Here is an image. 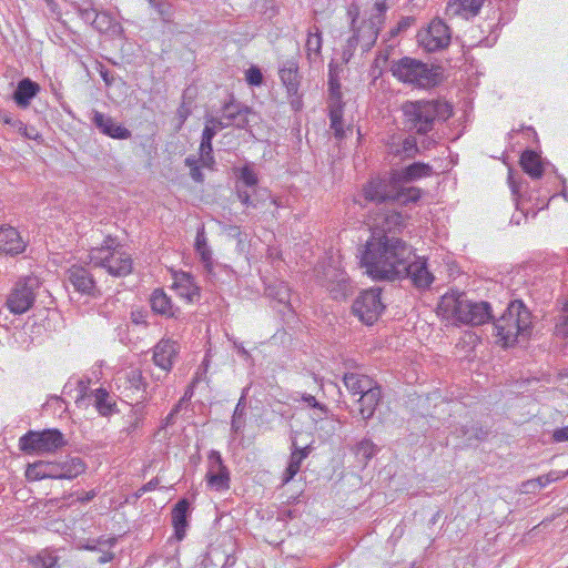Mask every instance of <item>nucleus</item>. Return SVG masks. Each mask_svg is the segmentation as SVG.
Instances as JSON below:
<instances>
[{
  "instance_id": "1",
  "label": "nucleus",
  "mask_w": 568,
  "mask_h": 568,
  "mask_svg": "<svg viewBox=\"0 0 568 568\" xmlns=\"http://www.w3.org/2000/svg\"><path fill=\"white\" fill-rule=\"evenodd\" d=\"M363 200L365 203L361 200H358V203L366 206L369 202L364 197ZM394 202H397V200H389L383 203L373 202L377 209L369 215L371 237L366 242L361 260L366 271L378 265L383 260L392 258V255L397 253L396 246L400 244L408 245L402 239L390 235L403 227L405 223L403 214L389 207Z\"/></svg>"
},
{
  "instance_id": "4",
  "label": "nucleus",
  "mask_w": 568,
  "mask_h": 568,
  "mask_svg": "<svg viewBox=\"0 0 568 568\" xmlns=\"http://www.w3.org/2000/svg\"><path fill=\"white\" fill-rule=\"evenodd\" d=\"M531 332L532 314L521 300L510 301L493 323L495 343L504 348L528 341Z\"/></svg>"
},
{
  "instance_id": "23",
  "label": "nucleus",
  "mask_w": 568,
  "mask_h": 568,
  "mask_svg": "<svg viewBox=\"0 0 568 568\" xmlns=\"http://www.w3.org/2000/svg\"><path fill=\"white\" fill-rule=\"evenodd\" d=\"M171 288L189 303L197 302L201 296V288L194 282V277L185 272L174 275V282Z\"/></svg>"
},
{
  "instance_id": "62",
  "label": "nucleus",
  "mask_w": 568,
  "mask_h": 568,
  "mask_svg": "<svg viewBox=\"0 0 568 568\" xmlns=\"http://www.w3.org/2000/svg\"><path fill=\"white\" fill-rule=\"evenodd\" d=\"M0 120L6 123V124H9L11 126H13V122L14 121H20L19 119H16L12 114H10L9 112H0Z\"/></svg>"
},
{
  "instance_id": "43",
  "label": "nucleus",
  "mask_w": 568,
  "mask_h": 568,
  "mask_svg": "<svg viewBox=\"0 0 568 568\" xmlns=\"http://www.w3.org/2000/svg\"><path fill=\"white\" fill-rule=\"evenodd\" d=\"M322 32L317 26H313L308 29L307 32V39H306V50L307 53L311 54L312 52L315 54L321 53L322 49Z\"/></svg>"
},
{
  "instance_id": "13",
  "label": "nucleus",
  "mask_w": 568,
  "mask_h": 568,
  "mask_svg": "<svg viewBox=\"0 0 568 568\" xmlns=\"http://www.w3.org/2000/svg\"><path fill=\"white\" fill-rule=\"evenodd\" d=\"M381 288H371L362 292L352 305L353 314L366 325L374 324L385 308L381 300Z\"/></svg>"
},
{
  "instance_id": "55",
  "label": "nucleus",
  "mask_w": 568,
  "mask_h": 568,
  "mask_svg": "<svg viewBox=\"0 0 568 568\" xmlns=\"http://www.w3.org/2000/svg\"><path fill=\"white\" fill-rule=\"evenodd\" d=\"M552 440L555 443L568 442V426L556 428L552 433Z\"/></svg>"
},
{
  "instance_id": "57",
  "label": "nucleus",
  "mask_w": 568,
  "mask_h": 568,
  "mask_svg": "<svg viewBox=\"0 0 568 568\" xmlns=\"http://www.w3.org/2000/svg\"><path fill=\"white\" fill-rule=\"evenodd\" d=\"M206 121L209 124H211V126L215 130L216 133L231 125V124H227V121L223 122V118L222 119L210 118V119H206Z\"/></svg>"
},
{
  "instance_id": "14",
  "label": "nucleus",
  "mask_w": 568,
  "mask_h": 568,
  "mask_svg": "<svg viewBox=\"0 0 568 568\" xmlns=\"http://www.w3.org/2000/svg\"><path fill=\"white\" fill-rule=\"evenodd\" d=\"M65 281L72 285L75 292L89 297H98L101 291L97 285L93 274L88 267L72 265L65 272Z\"/></svg>"
},
{
  "instance_id": "8",
  "label": "nucleus",
  "mask_w": 568,
  "mask_h": 568,
  "mask_svg": "<svg viewBox=\"0 0 568 568\" xmlns=\"http://www.w3.org/2000/svg\"><path fill=\"white\" fill-rule=\"evenodd\" d=\"M390 71L400 82L423 89L434 88L442 81L440 67L428 65L409 57L393 61Z\"/></svg>"
},
{
  "instance_id": "18",
  "label": "nucleus",
  "mask_w": 568,
  "mask_h": 568,
  "mask_svg": "<svg viewBox=\"0 0 568 568\" xmlns=\"http://www.w3.org/2000/svg\"><path fill=\"white\" fill-rule=\"evenodd\" d=\"M92 122L102 134L109 138L116 140H128L132 135L129 129L118 123L112 116L102 112L94 111Z\"/></svg>"
},
{
  "instance_id": "17",
  "label": "nucleus",
  "mask_w": 568,
  "mask_h": 568,
  "mask_svg": "<svg viewBox=\"0 0 568 568\" xmlns=\"http://www.w3.org/2000/svg\"><path fill=\"white\" fill-rule=\"evenodd\" d=\"M325 286L334 300H345L348 295L353 294L354 285L351 282L346 272L328 267L324 272Z\"/></svg>"
},
{
  "instance_id": "38",
  "label": "nucleus",
  "mask_w": 568,
  "mask_h": 568,
  "mask_svg": "<svg viewBox=\"0 0 568 568\" xmlns=\"http://www.w3.org/2000/svg\"><path fill=\"white\" fill-rule=\"evenodd\" d=\"M265 295L285 307H291V288L285 282L276 281L265 287Z\"/></svg>"
},
{
  "instance_id": "20",
  "label": "nucleus",
  "mask_w": 568,
  "mask_h": 568,
  "mask_svg": "<svg viewBox=\"0 0 568 568\" xmlns=\"http://www.w3.org/2000/svg\"><path fill=\"white\" fill-rule=\"evenodd\" d=\"M150 306L154 314L165 318L179 320L182 316L180 307L175 306L163 288H155L150 296Z\"/></svg>"
},
{
  "instance_id": "51",
  "label": "nucleus",
  "mask_w": 568,
  "mask_h": 568,
  "mask_svg": "<svg viewBox=\"0 0 568 568\" xmlns=\"http://www.w3.org/2000/svg\"><path fill=\"white\" fill-rule=\"evenodd\" d=\"M77 11L84 22L90 23L91 27L93 26L94 17L98 14V11L93 7H78Z\"/></svg>"
},
{
  "instance_id": "58",
  "label": "nucleus",
  "mask_w": 568,
  "mask_h": 568,
  "mask_svg": "<svg viewBox=\"0 0 568 568\" xmlns=\"http://www.w3.org/2000/svg\"><path fill=\"white\" fill-rule=\"evenodd\" d=\"M215 135H216L215 130L211 126V124L207 123V121H205V126H204V130L202 132V139L201 140L212 141Z\"/></svg>"
},
{
  "instance_id": "16",
  "label": "nucleus",
  "mask_w": 568,
  "mask_h": 568,
  "mask_svg": "<svg viewBox=\"0 0 568 568\" xmlns=\"http://www.w3.org/2000/svg\"><path fill=\"white\" fill-rule=\"evenodd\" d=\"M205 478L207 485L216 491H225L230 488V471L217 450H211L209 454V469Z\"/></svg>"
},
{
  "instance_id": "2",
  "label": "nucleus",
  "mask_w": 568,
  "mask_h": 568,
  "mask_svg": "<svg viewBox=\"0 0 568 568\" xmlns=\"http://www.w3.org/2000/svg\"><path fill=\"white\" fill-rule=\"evenodd\" d=\"M433 166L424 162H414L400 170L394 171L389 178H373L364 184L361 197L368 202H387L397 200L399 204L416 203L422 196V190L415 186H404L422 178L432 176Z\"/></svg>"
},
{
  "instance_id": "63",
  "label": "nucleus",
  "mask_w": 568,
  "mask_h": 568,
  "mask_svg": "<svg viewBox=\"0 0 568 568\" xmlns=\"http://www.w3.org/2000/svg\"><path fill=\"white\" fill-rule=\"evenodd\" d=\"M245 413V403H244V397H241L236 407H235V410H234V414L233 416L234 417H242Z\"/></svg>"
},
{
  "instance_id": "11",
  "label": "nucleus",
  "mask_w": 568,
  "mask_h": 568,
  "mask_svg": "<svg viewBox=\"0 0 568 568\" xmlns=\"http://www.w3.org/2000/svg\"><path fill=\"white\" fill-rule=\"evenodd\" d=\"M40 286L41 282L38 276L20 277L10 290L6 306L14 315L27 313L33 306Z\"/></svg>"
},
{
  "instance_id": "53",
  "label": "nucleus",
  "mask_w": 568,
  "mask_h": 568,
  "mask_svg": "<svg viewBox=\"0 0 568 568\" xmlns=\"http://www.w3.org/2000/svg\"><path fill=\"white\" fill-rule=\"evenodd\" d=\"M302 400L305 402L312 408H317L325 414L328 412L327 407L324 404L320 403L313 395L304 394L302 396Z\"/></svg>"
},
{
  "instance_id": "15",
  "label": "nucleus",
  "mask_w": 568,
  "mask_h": 568,
  "mask_svg": "<svg viewBox=\"0 0 568 568\" xmlns=\"http://www.w3.org/2000/svg\"><path fill=\"white\" fill-rule=\"evenodd\" d=\"M348 14L353 16L352 18V30L353 36L347 40V49L349 51H354L356 47L359 44L363 52L369 51L375 44L379 31L371 27L365 21H362L359 27H355V22L358 16V10L355 9L348 10Z\"/></svg>"
},
{
  "instance_id": "39",
  "label": "nucleus",
  "mask_w": 568,
  "mask_h": 568,
  "mask_svg": "<svg viewBox=\"0 0 568 568\" xmlns=\"http://www.w3.org/2000/svg\"><path fill=\"white\" fill-rule=\"evenodd\" d=\"M378 447L368 438H364L352 447L357 462L364 467L378 453Z\"/></svg>"
},
{
  "instance_id": "54",
  "label": "nucleus",
  "mask_w": 568,
  "mask_h": 568,
  "mask_svg": "<svg viewBox=\"0 0 568 568\" xmlns=\"http://www.w3.org/2000/svg\"><path fill=\"white\" fill-rule=\"evenodd\" d=\"M99 73L106 87H111L114 83L115 77L113 72L106 69L104 65L100 64Z\"/></svg>"
},
{
  "instance_id": "61",
  "label": "nucleus",
  "mask_w": 568,
  "mask_h": 568,
  "mask_svg": "<svg viewBox=\"0 0 568 568\" xmlns=\"http://www.w3.org/2000/svg\"><path fill=\"white\" fill-rule=\"evenodd\" d=\"M190 175L195 182L204 181V174L202 173L199 165H196L190 170Z\"/></svg>"
},
{
  "instance_id": "12",
  "label": "nucleus",
  "mask_w": 568,
  "mask_h": 568,
  "mask_svg": "<svg viewBox=\"0 0 568 568\" xmlns=\"http://www.w3.org/2000/svg\"><path fill=\"white\" fill-rule=\"evenodd\" d=\"M416 37L419 47L426 52H439L450 44L452 29L443 19L434 18Z\"/></svg>"
},
{
  "instance_id": "26",
  "label": "nucleus",
  "mask_w": 568,
  "mask_h": 568,
  "mask_svg": "<svg viewBox=\"0 0 568 568\" xmlns=\"http://www.w3.org/2000/svg\"><path fill=\"white\" fill-rule=\"evenodd\" d=\"M382 398V387L378 384L359 396L357 400L358 414L365 423L373 418Z\"/></svg>"
},
{
  "instance_id": "60",
  "label": "nucleus",
  "mask_w": 568,
  "mask_h": 568,
  "mask_svg": "<svg viewBox=\"0 0 568 568\" xmlns=\"http://www.w3.org/2000/svg\"><path fill=\"white\" fill-rule=\"evenodd\" d=\"M471 434H469V438H476L478 440H484L488 435V432L483 429L481 427H471Z\"/></svg>"
},
{
  "instance_id": "47",
  "label": "nucleus",
  "mask_w": 568,
  "mask_h": 568,
  "mask_svg": "<svg viewBox=\"0 0 568 568\" xmlns=\"http://www.w3.org/2000/svg\"><path fill=\"white\" fill-rule=\"evenodd\" d=\"M34 568H53L57 558L50 554L41 552L31 560Z\"/></svg>"
},
{
  "instance_id": "7",
  "label": "nucleus",
  "mask_w": 568,
  "mask_h": 568,
  "mask_svg": "<svg viewBox=\"0 0 568 568\" xmlns=\"http://www.w3.org/2000/svg\"><path fill=\"white\" fill-rule=\"evenodd\" d=\"M89 257L94 267L105 268L115 277H124L133 271L131 255L110 235L104 239L101 246L91 248Z\"/></svg>"
},
{
  "instance_id": "31",
  "label": "nucleus",
  "mask_w": 568,
  "mask_h": 568,
  "mask_svg": "<svg viewBox=\"0 0 568 568\" xmlns=\"http://www.w3.org/2000/svg\"><path fill=\"white\" fill-rule=\"evenodd\" d=\"M484 0H449L446 7V14L449 17L462 16L464 18L478 14Z\"/></svg>"
},
{
  "instance_id": "30",
  "label": "nucleus",
  "mask_w": 568,
  "mask_h": 568,
  "mask_svg": "<svg viewBox=\"0 0 568 568\" xmlns=\"http://www.w3.org/2000/svg\"><path fill=\"white\" fill-rule=\"evenodd\" d=\"M419 149L417 146L416 138L408 135L402 140L393 141L388 144V154L393 158H398L400 161L406 159H414Z\"/></svg>"
},
{
  "instance_id": "21",
  "label": "nucleus",
  "mask_w": 568,
  "mask_h": 568,
  "mask_svg": "<svg viewBox=\"0 0 568 568\" xmlns=\"http://www.w3.org/2000/svg\"><path fill=\"white\" fill-rule=\"evenodd\" d=\"M27 243L17 229L9 225L0 226V254L16 256L26 251Z\"/></svg>"
},
{
  "instance_id": "41",
  "label": "nucleus",
  "mask_w": 568,
  "mask_h": 568,
  "mask_svg": "<svg viewBox=\"0 0 568 568\" xmlns=\"http://www.w3.org/2000/svg\"><path fill=\"white\" fill-rule=\"evenodd\" d=\"M195 251L200 255L201 261L205 264V267L211 271L212 266V251L207 245L204 229H201L196 233L195 237Z\"/></svg>"
},
{
  "instance_id": "56",
  "label": "nucleus",
  "mask_w": 568,
  "mask_h": 568,
  "mask_svg": "<svg viewBox=\"0 0 568 568\" xmlns=\"http://www.w3.org/2000/svg\"><path fill=\"white\" fill-rule=\"evenodd\" d=\"M287 97L290 98L291 108L294 111H300L303 106L302 94L300 93V90H297L296 94H287Z\"/></svg>"
},
{
  "instance_id": "6",
  "label": "nucleus",
  "mask_w": 568,
  "mask_h": 568,
  "mask_svg": "<svg viewBox=\"0 0 568 568\" xmlns=\"http://www.w3.org/2000/svg\"><path fill=\"white\" fill-rule=\"evenodd\" d=\"M439 308L445 313L450 312L457 322L471 326L485 324L494 318L488 302H474L464 292L445 294L439 303Z\"/></svg>"
},
{
  "instance_id": "29",
  "label": "nucleus",
  "mask_w": 568,
  "mask_h": 568,
  "mask_svg": "<svg viewBox=\"0 0 568 568\" xmlns=\"http://www.w3.org/2000/svg\"><path fill=\"white\" fill-rule=\"evenodd\" d=\"M328 98L327 108L329 110H344L343 93L338 75V67L329 63L328 65Z\"/></svg>"
},
{
  "instance_id": "5",
  "label": "nucleus",
  "mask_w": 568,
  "mask_h": 568,
  "mask_svg": "<svg viewBox=\"0 0 568 568\" xmlns=\"http://www.w3.org/2000/svg\"><path fill=\"white\" fill-rule=\"evenodd\" d=\"M404 124L408 131L425 135L434 130L436 122L450 118V104L442 100L406 101L402 105Z\"/></svg>"
},
{
  "instance_id": "59",
  "label": "nucleus",
  "mask_w": 568,
  "mask_h": 568,
  "mask_svg": "<svg viewBox=\"0 0 568 568\" xmlns=\"http://www.w3.org/2000/svg\"><path fill=\"white\" fill-rule=\"evenodd\" d=\"M160 484V480L159 478H152L149 483H146L145 485H143L140 489H139V493L140 495L146 493V491H151V490H154Z\"/></svg>"
},
{
  "instance_id": "35",
  "label": "nucleus",
  "mask_w": 568,
  "mask_h": 568,
  "mask_svg": "<svg viewBox=\"0 0 568 568\" xmlns=\"http://www.w3.org/2000/svg\"><path fill=\"white\" fill-rule=\"evenodd\" d=\"M520 165L525 173L532 179H539L544 174V165L540 155L532 150H525L520 156Z\"/></svg>"
},
{
  "instance_id": "28",
  "label": "nucleus",
  "mask_w": 568,
  "mask_h": 568,
  "mask_svg": "<svg viewBox=\"0 0 568 568\" xmlns=\"http://www.w3.org/2000/svg\"><path fill=\"white\" fill-rule=\"evenodd\" d=\"M236 196L240 202L246 207L257 209L260 204L264 203L267 199L271 200L272 204L280 206L281 203L277 199H273L266 189L256 187L250 192L243 189V186H235Z\"/></svg>"
},
{
  "instance_id": "9",
  "label": "nucleus",
  "mask_w": 568,
  "mask_h": 568,
  "mask_svg": "<svg viewBox=\"0 0 568 568\" xmlns=\"http://www.w3.org/2000/svg\"><path fill=\"white\" fill-rule=\"evenodd\" d=\"M85 464L80 457L67 456L61 460L47 462L39 460L29 464L26 469L28 480L51 479H73L84 473Z\"/></svg>"
},
{
  "instance_id": "45",
  "label": "nucleus",
  "mask_w": 568,
  "mask_h": 568,
  "mask_svg": "<svg viewBox=\"0 0 568 568\" xmlns=\"http://www.w3.org/2000/svg\"><path fill=\"white\" fill-rule=\"evenodd\" d=\"M343 113L344 110H329L328 116L331 120V129L334 131V136L342 141L346 138V130L343 128Z\"/></svg>"
},
{
  "instance_id": "64",
  "label": "nucleus",
  "mask_w": 568,
  "mask_h": 568,
  "mask_svg": "<svg viewBox=\"0 0 568 568\" xmlns=\"http://www.w3.org/2000/svg\"><path fill=\"white\" fill-rule=\"evenodd\" d=\"M132 322L135 324H145V316L142 312H132L131 313Z\"/></svg>"
},
{
  "instance_id": "33",
  "label": "nucleus",
  "mask_w": 568,
  "mask_h": 568,
  "mask_svg": "<svg viewBox=\"0 0 568 568\" xmlns=\"http://www.w3.org/2000/svg\"><path fill=\"white\" fill-rule=\"evenodd\" d=\"M343 383L352 395H362L378 383L367 375L358 373H345Z\"/></svg>"
},
{
  "instance_id": "40",
  "label": "nucleus",
  "mask_w": 568,
  "mask_h": 568,
  "mask_svg": "<svg viewBox=\"0 0 568 568\" xmlns=\"http://www.w3.org/2000/svg\"><path fill=\"white\" fill-rule=\"evenodd\" d=\"M567 475H568V471L560 473L557 470H551L546 475H541L537 478L525 481L523 486L527 491H534L536 489H541V488L546 487L547 485H549L554 481H557L560 478L566 477Z\"/></svg>"
},
{
  "instance_id": "32",
  "label": "nucleus",
  "mask_w": 568,
  "mask_h": 568,
  "mask_svg": "<svg viewBox=\"0 0 568 568\" xmlns=\"http://www.w3.org/2000/svg\"><path fill=\"white\" fill-rule=\"evenodd\" d=\"M40 92V85L29 78H23L18 82L13 92V100L19 108H27L31 100Z\"/></svg>"
},
{
  "instance_id": "36",
  "label": "nucleus",
  "mask_w": 568,
  "mask_h": 568,
  "mask_svg": "<svg viewBox=\"0 0 568 568\" xmlns=\"http://www.w3.org/2000/svg\"><path fill=\"white\" fill-rule=\"evenodd\" d=\"M92 28L100 33H110L116 37L123 33L122 26L116 22L113 16L108 11L98 12V14L94 17Z\"/></svg>"
},
{
  "instance_id": "37",
  "label": "nucleus",
  "mask_w": 568,
  "mask_h": 568,
  "mask_svg": "<svg viewBox=\"0 0 568 568\" xmlns=\"http://www.w3.org/2000/svg\"><path fill=\"white\" fill-rule=\"evenodd\" d=\"M94 397V406L101 416L108 417L118 413L116 403L111 398L109 392L104 388H97L91 392Z\"/></svg>"
},
{
  "instance_id": "48",
  "label": "nucleus",
  "mask_w": 568,
  "mask_h": 568,
  "mask_svg": "<svg viewBox=\"0 0 568 568\" xmlns=\"http://www.w3.org/2000/svg\"><path fill=\"white\" fill-rule=\"evenodd\" d=\"M245 80L250 85L260 87L263 84L264 77L258 67L252 65L245 72Z\"/></svg>"
},
{
  "instance_id": "44",
  "label": "nucleus",
  "mask_w": 568,
  "mask_h": 568,
  "mask_svg": "<svg viewBox=\"0 0 568 568\" xmlns=\"http://www.w3.org/2000/svg\"><path fill=\"white\" fill-rule=\"evenodd\" d=\"M257 184H258L257 174L254 172V170L251 166L244 165L240 170L239 181L236 183V186L241 185L245 190H248V189L254 190L257 187Z\"/></svg>"
},
{
  "instance_id": "50",
  "label": "nucleus",
  "mask_w": 568,
  "mask_h": 568,
  "mask_svg": "<svg viewBox=\"0 0 568 568\" xmlns=\"http://www.w3.org/2000/svg\"><path fill=\"white\" fill-rule=\"evenodd\" d=\"M415 22L414 17H403L395 28H392L389 30V38L397 37L402 32L406 31L408 28H410Z\"/></svg>"
},
{
  "instance_id": "10",
  "label": "nucleus",
  "mask_w": 568,
  "mask_h": 568,
  "mask_svg": "<svg viewBox=\"0 0 568 568\" xmlns=\"http://www.w3.org/2000/svg\"><path fill=\"white\" fill-rule=\"evenodd\" d=\"M68 444L64 435L57 428L40 432L29 430L19 439V448L26 454L55 453Z\"/></svg>"
},
{
  "instance_id": "49",
  "label": "nucleus",
  "mask_w": 568,
  "mask_h": 568,
  "mask_svg": "<svg viewBox=\"0 0 568 568\" xmlns=\"http://www.w3.org/2000/svg\"><path fill=\"white\" fill-rule=\"evenodd\" d=\"M13 128H16L21 135L29 140H38L40 139V134L34 126H28L22 121H14Z\"/></svg>"
},
{
  "instance_id": "46",
  "label": "nucleus",
  "mask_w": 568,
  "mask_h": 568,
  "mask_svg": "<svg viewBox=\"0 0 568 568\" xmlns=\"http://www.w3.org/2000/svg\"><path fill=\"white\" fill-rule=\"evenodd\" d=\"M201 161L204 166L211 168L215 161L213 156L212 141L201 140L200 144Z\"/></svg>"
},
{
  "instance_id": "34",
  "label": "nucleus",
  "mask_w": 568,
  "mask_h": 568,
  "mask_svg": "<svg viewBox=\"0 0 568 568\" xmlns=\"http://www.w3.org/2000/svg\"><path fill=\"white\" fill-rule=\"evenodd\" d=\"M311 448L306 446L304 448H300L296 445V442H292V453L290 456L288 465L283 475V483L286 484L292 480L295 475L300 471L301 465L303 460L310 455Z\"/></svg>"
},
{
  "instance_id": "25",
  "label": "nucleus",
  "mask_w": 568,
  "mask_h": 568,
  "mask_svg": "<svg viewBox=\"0 0 568 568\" xmlns=\"http://www.w3.org/2000/svg\"><path fill=\"white\" fill-rule=\"evenodd\" d=\"M251 109L233 100L224 103L222 108V118L227 120V124L237 129H245L248 125V114Z\"/></svg>"
},
{
  "instance_id": "3",
  "label": "nucleus",
  "mask_w": 568,
  "mask_h": 568,
  "mask_svg": "<svg viewBox=\"0 0 568 568\" xmlns=\"http://www.w3.org/2000/svg\"><path fill=\"white\" fill-rule=\"evenodd\" d=\"M397 253L392 258L383 260L382 263L367 270V274L378 281H394L409 278L415 287L425 290L434 281L433 274L428 271L426 261L416 257L409 245H399Z\"/></svg>"
},
{
  "instance_id": "22",
  "label": "nucleus",
  "mask_w": 568,
  "mask_h": 568,
  "mask_svg": "<svg viewBox=\"0 0 568 568\" xmlns=\"http://www.w3.org/2000/svg\"><path fill=\"white\" fill-rule=\"evenodd\" d=\"M146 386L148 384L142 372L139 369H131L124 375L122 394L131 399H135L136 402H142L146 398Z\"/></svg>"
},
{
  "instance_id": "19",
  "label": "nucleus",
  "mask_w": 568,
  "mask_h": 568,
  "mask_svg": "<svg viewBox=\"0 0 568 568\" xmlns=\"http://www.w3.org/2000/svg\"><path fill=\"white\" fill-rule=\"evenodd\" d=\"M180 352V345L172 339H161L153 348V362L165 373L172 369L174 359Z\"/></svg>"
},
{
  "instance_id": "52",
  "label": "nucleus",
  "mask_w": 568,
  "mask_h": 568,
  "mask_svg": "<svg viewBox=\"0 0 568 568\" xmlns=\"http://www.w3.org/2000/svg\"><path fill=\"white\" fill-rule=\"evenodd\" d=\"M555 333L557 336L564 338L568 336V315H562L558 318L555 326Z\"/></svg>"
},
{
  "instance_id": "42",
  "label": "nucleus",
  "mask_w": 568,
  "mask_h": 568,
  "mask_svg": "<svg viewBox=\"0 0 568 568\" xmlns=\"http://www.w3.org/2000/svg\"><path fill=\"white\" fill-rule=\"evenodd\" d=\"M386 11H387V4L385 1L376 2L369 18L364 21L367 24H369L371 27H374V29H376L377 31H381V29L385 22Z\"/></svg>"
},
{
  "instance_id": "27",
  "label": "nucleus",
  "mask_w": 568,
  "mask_h": 568,
  "mask_svg": "<svg viewBox=\"0 0 568 568\" xmlns=\"http://www.w3.org/2000/svg\"><path fill=\"white\" fill-rule=\"evenodd\" d=\"M190 503L186 498L180 499L173 507L171 517L174 528V537L182 540L189 527Z\"/></svg>"
},
{
  "instance_id": "24",
  "label": "nucleus",
  "mask_w": 568,
  "mask_h": 568,
  "mask_svg": "<svg viewBox=\"0 0 568 568\" xmlns=\"http://www.w3.org/2000/svg\"><path fill=\"white\" fill-rule=\"evenodd\" d=\"M281 82L286 89L287 94H296L300 90L302 75L300 73L298 62L294 59L284 61L278 69Z\"/></svg>"
}]
</instances>
